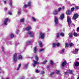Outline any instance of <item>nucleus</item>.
<instances>
[{"label": "nucleus", "instance_id": "obj_1", "mask_svg": "<svg viewBox=\"0 0 79 79\" xmlns=\"http://www.w3.org/2000/svg\"><path fill=\"white\" fill-rule=\"evenodd\" d=\"M67 22L68 23V26L69 27H70L71 25V23H72V21H71V19L70 17L68 16L67 17Z\"/></svg>", "mask_w": 79, "mask_h": 79}, {"label": "nucleus", "instance_id": "obj_2", "mask_svg": "<svg viewBox=\"0 0 79 79\" xmlns=\"http://www.w3.org/2000/svg\"><path fill=\"white\" fill-rule=\"evenodd\" d=\"M26 35L28 36L29 35L31 37H34V35H33V32L29 31L27 33H26Z\"/></svg>", "mask_w": 79, "mask_h": 79}, {"label": "nucleus", "instance_id": "obj_3", "mask_svg": "<svg viewBox=\"0 0 79 79\" xmlns=\"http://www.w3.org/2000/svg\"><path fill=\"white\" fill-rule=\"evenodd\" d=\"M18 55V54L15 53V54L13 57V60L14 61L15 63H16V61H17V56Z\"/></svg>", "mask_w": 79, "mask_h": 79}, {"label": "nucleus", "instance_id": "obj_4", "mask_svg": "<svg viewBox=\"0 0 79 79\" xmlns=\"http://www.w3.org/2000/svg\"><path fill=\"white\" fill-rule=\"evenodd\" d=\"M54 19L55 25L56 27L57 26V27H58V25H59V24H58V19L56 18V17H55Z\"/></svg>", "mask_w": 79, "mask_h": 79}, {"label": "nucleus", "instance_id": "obj_5", "mask_svg": "<svg viewBox=\"0 0 79 79\" xmlns=\"http://www.w3.org/2000/svg\"><path fill=\"white\" fill-rule=\"evenodd\" d=\"M34 64H32V65L33 67H35L36 66V64H39V62H37V61H35L34 60H33Z\"/></svg>", "mask_w": 79, "mask_h": 79}, {"label": "nucleus", "instance_id": "obj_6", "mask_svg": "<svg viewBox=\"0 0 79 79\" xmlns=\"http://www.w3.org/2000/svg\"><path fill=\"white\" fill-rule=\"evenodd\" d=\"M45 37V34L42 33H40V35L39 38L41 39H44Z\"/></svg>", "mask_w": 79, "mask_h": 79}, {"label": "nucleus", "instance_id": "obj_7", "mask_svg": "<svg viewBox=\"0 0 79 79\" xmlns=\"http://www.w3.org/2000/svg\"><path fill=\"white\" fill-rule=\"evenodd\" d=\"M79 17V15L77 14H74V16L73 17V19L74 20L76 19Z\"/></svg>", "mask_w": 79, "mask_h": 79}, {"label": "nucleus", "instance_id": "obj_8", "mask_svg": "<svg viewBox=\"0 0 79 79\" xmlns=\"http://www.w3.org/2000/svg\"><path fill=\"white\" fill-rule=\"evenodd\" d=\"M8 18H6L5 19V20L4 21L3 24L4 25H7V23H8Z\"/></svg>", "mask_w": 79, "mask_h": 79}, {"label": "nucleus", "instance_id": "obj_9", "mask_svg": "<svg viewBox=\"0 0 79 79\" xmlns=\"http://www.w3.org/2000/svg\"><path fill=\"white\" fill-rule=\"evenodd\" d=\"M64 18V14H61L60 16V19H61L62 20Z\"/></svg>", "mask_w": 79, "mask_h": 79}, {"label": "nucleus", "instance_id": "obj_10", "mask_svg": "<svg viewBox=\"0 0 79 79\" xmlns=\"http://www.w3.org/2000/svg\"><path fill=\"white\" fill-rule=\"evenodd\" d=\"M25 29L27 31H29V30H31V27L30 26H28L25 28Z\"/></svg>", "mask_w": 79, "mask_h": 79}, {"label": "nucleus", "instance_id": "obj_11", "mask_svg": "<svg viewBox=\"0 0 79 79\" xmlns=\"http://www.w3.org/2000/svg\"><path fill=\"white\" fill-rule=\"evenodd\" d=\"M66 15H71V11L68 10L66 11Z\"/></svg>", "mask_w": 79, "mask_h": 79}, {"label": "nucleus", "instance_id": "obj_12", "mask_svg": "<svg viewBox=\"0 0 79 79\" xmlns=\"http://www.w3.org/2000/svg\"><path fill=\"white\" fill-rule=\"evenodd\" d=\"M18 60H22L23 59V56L21 55H19L18 57Z\"/></svg>", "mask_w": 79, "mask_h": 79}, {"label": "nucleus", "instance_id": "obj_13", "mask_svg": "<svg viewBox=\"0 0 79 79\" xmlns=\"http://www.w3.org/2000/svg\"><path fill=\"white\" fill-rule=\"evenodd\" d=\"M53 14L55 15H56L57 14H58V12L57 10H55L53 12Z\"/></svg>", "mask_w": 79, "mask_h": 79}, {"label": "nucleus", "instance_id": "obj_14", "mask_svg": "<svg viewBox=\"0 0 79 79\" xmlns=\"http://www.w3.org/2000/svg\"><path fill=\"white\" fill-rule=\"evenodd\" d=\"M78 51H79V49H76L75 50V51L73 52V53L74 54H76L77 52H78Z\"/></svg>", "mask_w": 79, "mask_h": 79}, {"label": "nucleus", "instance_id": "obj_15", "mask_svg": "<svg viewBox=\"0 0 79 79\" xmlns=\"http://www.w3.org/2000/svg\"><path fill=\"white\" fill-rule=\"evenodd\" d=\"M67 63V62L66 61V60H64V62H63L62 64V66H64V65H66Z\"/></svg>", "mask_w": 79, "mask_h": 79}, {"label": "nucleus", "instance_id": "obj_16", "mask_svg": "<svg viewBox=\"0 0 79 79\" xmlns=\"http://www.w3.org/2000/svg\"><path fill=\"white\" fill-rule=\"evenodd\" d=\"M64 49H62L61 51H60V53L61 54H63V53H64Z\"/></svg>", "mask_w": 79, "mask_h": 79}, {"label": "nucleus", "instance_id": "obj_17", "mask_svg": "<svg viewBox=\"0 0 79 79\" xmlns=\"http://www.w3.org/2000/svg\"><path fill=\"white\" fill-rule=\"evenodd\" d=\"M21 63H20L18 66V67L17 68V71H18V70H19V68H20V67H21Z\"/></svg>", "mask_w": 79, "mask_h": 79}, {"label": "nucleus", "instance_id": "obj_18", "mask_svg": "<svg viewBox=\"0 0 79 79\" xmlns=\"http://www.w3.org/2000/svg\"><path fill=\"white\" fill-rule=\"evenodd\" d=\"M74 64L75 66H79V63L78 62H75Z\"/></svg>", "mask_w": 79, "mask_h": 79}, {"label": "nucleus", "instance_id": "obj_19", "mask_svg": "<svg viewBox=\"0 0 79 79\" xmlns=\"http://www.w3.org/2000/svg\"><path fill=\"white\" fill-rule=\"evenodd\" d=\"M39 45L40 46V47H42V43L40 41H39Z\"/></svg>", "mask_w": 79, "mask_h": 79}, {"label": "nucleus", "instance_id": "obj_20", "mask_svg": "<svg viewBox=\"0 0 79 79\" xmlns=\"http://www.w3.org/2000/svg\"><path fill=\"white\" fill-rule=\"evenodd\" d=\"M32 4V2H31V1H29L27 3V6H30L31 5V4Z\"/></svg>", "mask_w": 79, "mask_h": 79}, {"label": "nucleus", "instance_id": "obj_21", "mask_svg": "<svg viewBox=\"0 0 79 79\" xmlns=\"http://www.w3.org/2000/svg\"><path fill=\"white\" fill-rule=\"evenodd\" d=\"M28 67V64H25L24 65V68L25 69H27Z\"/></svg>", "mask_w": 79, "mask_h": 79}, {"label": "nucleus", "instance_id": "obj_22", "mask_svg": "<svg viewBox=\"0 0 79 79\" xmlns=\"http://www.w3.org/2000/svg\"><path fill=\"white\" fill-rule=\"evenodd\" d=\"M33 51L34 53H36L37 52V48L35 47L33 48Z\"/></svg>", "mask_w": 79, "mask_h": 79}, {"label": "nucleus", "instance_id": "obj_23", "mask_svg": "<svg viewBox=\"0 0 79 79\" xmlns=\"http://www.w3.org/2000/svg\"><path fill=\"white\" fill-rule=\"evenodd\" d=\"M18 15H20L21 14V10L19 9L17 13Z\"/></svg>", "mask_w": 79, "mask_h": 79}, {"label": "nucleus", "instance_id": "obj_24", "mask_svg": "<svg viewBox=\"0 0 79 79\" xmlns=\"http://www.w3.org/2000/svg\"><path fill=\"white\" fill-rule=\"evenodd\" d=\"M69 38H71L72 37V35H73V34H72V33H70L69 34Z\"/></svg>", "mask_w": 79, "mask_h": 79}, {"label": "nucleus", "instance_id": "obj_25", "mask_svg": "<svg viewBox=\"0 0 79 79\" xmlns=\"http://www.w3.org/2000/svg\"><path fill=\"white\" fill-rule=\"evenodd\" d=\"M44 50H45V49L44 48H42L40 50V52H44Z\"/></svg>", "mask_w": 79, "mask_h": 79}, {"label": "nucleus", "instance_id": "obj_26", "mask_svg": "<svg viewBox=\"0 0 79 79\" xmlns=\"http://www.w3.org/2000/svg\"><path fill=\"white\" fill-rule=\"evenodd\" d=\"M47 62V60H46L45 61H43L42 62V64H46V63Z\"/></svg>", "mask_w": 79, "mask_h": 79}, {"label": "nucleus", "instance_id": "obj_27", "mask_svg": "<svg viewBox=\"0 0 79 79\" xmlns=\"http://www.w3.org/2000/svg\"><path fill=\"white\" fill-rule=\"evenodd\" d=\"M35 59L36 61H38L39 60V58H38V57L37 56H36L35 57Z\"/></svg>", "mask_w": 79, "mask_h": 79}, {"label": "nucleus", "instance_id": "obj_28", "mask_svg": "<svg viewBox=\"0 0 79 79\" xmlns=\"http://www.w3.org/2000/svg\"><path fill=\"white\" fill-rule=\"evenodd\" d=\"M31 42L30 41H28L27 42V45H29L31 44Z\"/></svg>", "mask_w": 79, "mask_h": 79}, {"label": "nucleus", "instance_id": "obj_29", "mask_svg": "<svg viewBox=\"0 0 79 79\" xmlns=\"http://www.w3.org/2000/svg\"><path fill=\"white\" fill-rule=\"evenodd\" d=\"M73 35H74L75 37H77V34L76 32H74L73 34Z\"/></svg>", "mask_w": 79, "mask_h": 79}, {"label": "nucleus", "instance_id": "obj_30", "mask_svg": "<svg viewBox=\"0 0 79 79\" xmlns=\"http://www.w3.org/2000/svg\"><path fill=\"white\" fill-rule=\"evenodd\" d=\"M61 8L59 7L58 9V11H57L58 12H60V11H61Z\"/></svg>", "mask_w": 79, "mask_h": 79}, {"label": "nucleus", "instance_id": "obj_31", "mask_svg": "<svg viewBox=\"0 0 79 79\" xmlns=\"http://www.w3.org/2000/svg\"><path fill=\"white\" fill-rule=\"evenodd\" d=\"M19 32V31L18 30H17L16 31V34H18V33Z\"/></svg>", "mask_w": 79, "mask_h": 79}, {"label": "nucleus", "instance_id": "obj_32", "mask_svg": "<svg viewBox=\"0 0 79 79\" xmlns=\"http://www.w3.org/2000/svg\"><path fill=\"white\" fill-rule=\"evenodd\" d=\"M50 64L52 65L53 64V62L52 60H50Z\"/></svg>", "mask_w": 79, "mask_h": 79}, {"label": "nucleus", "instance_id": "obj_33", "mask_svg": "<svg viewBox=\"0 0 79 79\" xmlns=\"http://www.w3.org/2000/svg\"><path fill=\"white\" fill-rule=\"evenodd\" d=\"M60 35L62 36V37H64V34H63V33H60Z\"/></svg>", "mask_w": 79, "mask_h": 79}, {"label": "nucleus", "instance_id": "obj_34", "mask_svg": "<svg viewBox=\"0 0 79 79\" xmlns=\"http://www.w3.org/2000/svg\"><path fill=\"white\" fill-rule=\"evenodd\" d=\"M73 71L69 70V73L70 74H73Z\"/></svg>", "mask_w": 79, "mask_h": 79}, {"label": "nucleus", "instance_id": "obj_35", "mask_svg": "<svg viewBox=\"0 0 79 79\" xmlns=\"http://www.w3.org/2000/svg\"><path fill=\"white\" fill-rule=\"evenodd\" d=\"M24 19H20V22L23 23V22H24Z\"/></svg>", "mask_w": 79, "mask_h": 79}, {"label": "nucleus", "instance_id": "obj_36", "mask_svg": "<svg viewBox=\"0 0 79 79\" xmlns=\"http://www.w3.org/2000/svg\"><path fill=\"white\" fill-rule=\"evenodd\" d=\"M65 45L66 47H68V46H69V44L68 43H66L65 44Z\"/></svg>", "mask_w": 79, "mask_h": 79}, {"label": "nucleus", "instance_id": "obj_37", "mask_svg": "<svg viewBox=\"0 0 79 79\" xmlns=\"http://www.w3.org/2000/svg\"><path fill=\"white\" fill-rule=\"evenodd\" d=\"M52 46H53V47L55 48V47H56V44H55V43H53L52 44Z\"/></svg>", "mask_w": 79, "mask_h": 79}, {"label": "nucleus", "instance_id": "obj_38", "mask_svg": "<svg viewBox=\"0 0 79 79\" xmlns=\"http://www.w3.org/2000/svg\"><path fill=\"white\" fill-rule=\"evenodd\" d=\"M9 5L10 6H12V1H10L9 3Z\"/></svg>", "mask_w": 79, "mask_h": 79}, {"label": "nucleus", "instance_id": "obj_39", "mask_svg": "<svg viewBox=\"0 0 79 79\" xmlns=\"http://www.w3.org/2000/svg\"><path fill=\"white\" fill-rule=\"evenodd\" d=\"M10 37H11V38H13L14 37V35L13 34H11Z\"/></svg>", "mask_w": 79, "mask_h": 79}, {"label": "nucleus", "instance_id": "obj_40", "mask_svg": "<svg viewBox=\"0 0 79 79\" xmlns=\"http://www.w3.org/2000/svg\"><path fill=\"white\" fill-rule=\"evenodd\" d=\"M69 45L70 47H72V46L74 45V44H73V43H71L69 44Z\"/></svg>", "mask_w": 79, "mask_h": 79}, {"label": "nucleus", "instance_id": "obj_41", "mask_svg": "<svg viewBox=\"0 0 79 79\" xmlns=\"http://www.w3.org/2000/svg\"><path fill=\"white\" fill-rule=\"evenodd\" d=\"M32 19L34 21H35L36 19L34 17H32Z\"/></svg>", "mask_w": 79, "mask_h": 79}, {"label": "nucleus", "instance_id": "obj_42", "mask_svg": "<svg viewBox=\"0 0 79 79\" xmlns=\"http://www.w3.org/2000/svg\"><path fill=\"white\" fill-rule=\"evenodd\" d=\"M54 73H55L54 72H52L50 74V77H52V76L53 75V74H54Z\"/></svg>", "mask_w": 79, "mask_h": 79}, {"label": "nucleus", "instance_id": "obj_43", "mask_svg": "<svg viewBox=\"0 0 79 79\" xmlns=\"http://www.w3.org/2000/svg\"><path fill=\"white\" fill-rule=\"evenodd\" d=\"M56 44V46L57 47H59L60 45V44L59 43H58L57 44Z\"/></svg>", "mask_w": 79, "mask_h": 79}, {"label": "nucleus", "instance_id": "obj_44", "mask_svg": "<svg viewBox=\"0 0 79 79\" xmlns=\"http://www.w3.org/2000/svg\"><path fill=\"white\" fill-rule=\"evenodd\" d=\"M59 35H60V34H59V33H57L56 35V37L57 38H58V37H59Z\"/></svg>", "mask_w": 79, "mask_h": 79}, {"label": "nucleus", "instance_id": "obj_45", "mask_svg": "<svg viewBox=\"0 0 79 79\" xmlns=\"http://www.w3.org/2000/svg\"><path fill=\"white\" fill-rule=\"evenodd\" d=\"M27 6H27V4H25L24 5V7L25 8H27Z\"/></svg>", "mask_w": 79, "mask_h": 79}, {"label": "nucleus", "instance_id": "obj_46", "mask_svg": "<svg viewBox=\"0 0 79 79\" xmlns=\"http://www.w3.org/2000/svg\"><path fill=\"white\" fill-rule=\"evenodd\" d=\"M75 8L74 7L72 8L71 9V11H74V10Z\"/></svg>", "mask_w": 79, "mask_h": 79}, {"label": "nucleus", "instance_id": "obj_47", "mask_svg": "<svg viewBox=\"0 0 79 79\" xmlns=\"http://www.w3.org/2000/svg\"><path fill=\"white\" fill-rule=\"evenodd\" d=\"M56 73L57 74H58L59 73H60V71H58V70H56Z\"/></svg>", "mask_w": 79, "mask_h": 79}, {"label": "nucleus", "instance_id": "obj_48", "mask_svg": "<svg viewBox=\"0 0 79 79\" xmlns=\"http://www.w3.org/2000/svg\"><path fill=\"white\" fill-rule=\"evenodd\" d=\"M35 72L36 73H39V70H35Z\"/></svg>", "mask_w": 79, "mask_h": 79}, {"label": "nucleus", "instance_id": "obj_49", "mask_svg": "<svg viewBox=\"0 0 79 79\" xmlns=\"http://www.w3.org/2000/svg\"><path fill=\"white\" fill-rule=\"evenodd\" d=\"M8 13L9 15H12V13L11 12H8Z\"/></svg>", "mask_w": 79, "mask_h": 79}, {"label": "nucleus", "instance_id": "obj_50", "mask_svg": "<svg viewBox=\"0 0 79 79\" xmlns=\"http://www.w3.org/2000/svg\"><path fill=\"white\" fill-rule=\"evenodd\" d=\"M20 79H24V77H20Z\"/></svg>", "mask_w": 79, "mask_h": 79}, {"label": "nucleus", "instance_id": "obj_51", "mask_svg": "<svg viewBox=\"0 0 79 79\" xmlns=\"http://www.w3.org/2000/svg\"><path fill=\"white\" fill-rule=\"evenodd\" d=\"M41 74H42L45 73V72H44V71H41Z\"/></svg>", "mask_w": 79, "mask_h": 79}, {"label": "nucleus", "instance_id": "obj_52", "mask_svg": "<svg viewBox=\"0 0 79 79\" xmlns=\"http://www.w3.org/2000/svg\"><path fill=\"white\" fill-rule=\"evenodd\" d=\"M76 9H77V10H78L79 9V6H76Z\"/></svg>", "mask_w": 79, "mask_h": 79}, {"label": "nucleus", "instance_id": "obj_53", "mask_svg": "<svg viewBox=\"0 0 79 79\" xmlns=\"http://www.w3.org/2000/svg\"><path fill=\"white\" fill-rule=\"evenodd\" d=\"M77 32H78V31H79V27L77 28Z\"/></svg>", "mask_w": 79, "mask_h": 79}, {"label": "nucleus", "instance_id": "obj_54", "mask_svg": "<svg viewBox=\"0 0 79 79\" xmlns=\"http://www.w3.org/2000/svg\"><path fill=\"white\" fill-rule=\"evenodd\" d=\"M50 68V65H48L47 66V69H48V68Z\"/></svg>", "mask_w": 79, "mask_h": 79}, {"label": "nucleus", "instance_id": "obj_55", "mask_svg": "<svg viewBox=\"0 0 79 79\" xmlns=\"http://www.w3.org/2000/svg\"><path fill=\"white\" fill-rule=\"evenodd\" d=\"M2 52H3V48H4V47L2 46Z\"/></svg>", "mask_w": 79, "mask_h": 79}, {"label": "nucleus", "instance_id": "obj_56", "mask_svg": "<svg viewBox=\"0 0 79 79\" xmlns=\"http://www.w3.org/2000/svg\"><path fill=\"white\" fill-rule=\"evenodd\" d=\"M66 74H68V72H66L64 73V75H66Z\"/></svg>", "mask_w": 79, "mask_h": 79}, {"label": "nucleus", "instance_id": "obj_57", "mask_svg": "<svg viewBox=\"0 0 79 79\" xmlns=\"http://www.w3.org/2000/svg\"><path fill=\"white\" fill-rule=\"evenodd\" d=\"M4 10H5V11H6V10H7V8H6V7L4 8Z\"/></svg>", "mask_w": 79, "mask_h": 79}, {"label": "nucleus", "instance_id": "obj_58", "mask_svg": "<svg viewBox=\"0 0 79 79\" xmlns=\"http://www.w3.org/2000/svg\"><path fill=\"white\" fill-rule=\"evenodd\" d=\"M4 4H6V1H4Z\"/></svg>", "mask_w": 79, "mask_h": 79}, {"label": "nucleus", "instance_id": "obj_59", "mask_svg": "<svg viewBox=\"0 0 79 79\" xmlns=\"http://www.w3.org/2000/svg\"><path fill=\"white\" fill-rule=\"evenodd\" d=\"M35 79V77H32L31 78V79Z\"/></svg>", "mask_w": 79, "mask_h": 79}, {"label": "nucleus", "instance_id": "obj_60", "mask_svg": "<svg viewBox=\"0 0 79 79\" xmlns=\"http://www.w3.org/2000/svg\"><path fill=\"white\" fill-rule=\"evenodd\" d=\"M25 12H26V13H27V12H28V11L26 10H25Z\"/></svg>", "mask_w": 79, "mask_h": 79}, {"label": "nucleus", "instance_id": "obj_61", "mask_svg": "<svg viewBox=\"0 0 79 79\" xmlns=\"http://www.w3.org/2000/svg\"><path fill=\"white\" fill-rule=\"evenodd\" d=\"M56 5H57V6H58V5H59V4H58L57 3H56Z\"/></svg>", "mask_w": 79, "mask_h": 79}, {"label": "nucleus", "instance_id": "obj_62", "mask_svg": "<svg viewBox=\"0 0 79 79\" xmlns=\"http://www.w3.org/2000/svg\"><path fill=\"white\" fill-rule=\"evenodd\" d=\"M62 8H63V10H64V6H63V7H62Z\"/></svg>", "mask_w": 79, "mask_h": 79}, {"label": "nucleus", "instance_id": "obj_63", "mask_svg": "<svg viewBox=\"0 0 79 79\" xmlns=\"http://www.w3.org/2000/svg\"><path fill=\"white\" fill-rule=\"evenodd\" d=\"M77 60H79V58L77 59Z\"/></svg>", "mask_w": 79, "mask_h": 79}, {"label": "nucleus", "instance_id": "obj_64", "mask_svg": "<svg viewBox=\"0 0 79 79\" xmlns=\"http://www.w3.org/2000/svg\"><path fill=\"white\" fill-rule=\"evenodd\" d=\"M77 79H79V77H77Z\"/></svg>", "mask_w": 79, "mask_h": 79}]
</instances>
